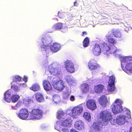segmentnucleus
Returning a JSON list of instances; mask_svg holds the SVG:
<instances>
[{"label": "nucleus", "instance_id": "nucleus-31", "mask_svg": "<svg viewBox=\"0 0 132 132\" xmlns=\"http://www.w3.org/2000/svg\"><path fill=\"white\" fill-rule=\"evenodd\" d=\"M53 101L55 103H58L61 100L60 96L57 95H55L53 96Z\"/></svg>", "mask_w": 132, "mask_h": 132}, {"label": "nucleus", "instance_id": "nucleus-20", "mask_svg": "<svg viewBox=\"0 0 132 132\" xmlns=\"http://www.w3.org/2000/svg\"><path fill=\"white\" fill-rule=\"evenodd\" d=\"M74 126L77 129L79 130H83L84 128V123L83 121L79 120L75 122Z\"/></svg>", "mask_w": 132, "mask_h": 132}, {"label": "nucleus", "instance_id": "nucleus-9", "mask_svg": "<svg viewBox=\"0 0 132 132\" xmlns=\"http://www.w3.org/2000/svg\"><path fill=\"white\" fill-rule=\"evenodd\" d=\"M43 112L40 110L34 109L30 112L29 117L31 120L39 119L42 117Z\"/></svg>", "mask_w": 132, "mask_h": 132}, {"label": "nucleus", "instance_id": "nucleus-6", "mask_svg": "<svg viewBox=\"0 0 132 132\" xmlns=\"http://www.w3.org/2000/svg\"><path fill=\"white\" fill-rule=\"evenodd\" d=\"M51 42V38L49 36L44 37L42 39L40 47L43 54H45L46 50L48 48V46L50 47Z\"/></svg>", "mask_w": 132, "mask_h": 132}, {"label": "nucleus", "instance_id": "nucleus-40", "mask_svg": "<svg viewBox=\"0 0 132 132\" xmlns=\"http://www.w3.org/2000/svg\"><path fill=\"white\" fill-rule=\"evenodd\" d=\"M110 121L112 125H115L116 123H117V119H116L115 120L113 119H112V117L110 119V120L109 121V122Z\"/></svg>", "mask_w": 132, "mask_h": 132}, {"label": "nucleus", "instance_id": "nucleus-7", "mask_svg": "<svg viewBox=\"0 0 132 132\" xmlns=\"http://www.w3.org/2000/svg\"><path fill=\"white\" fill-rule=\"evenodd\" d=\"M102 50L104 51V53H105V51L107 52L109 51L111 54L118 55L120 51V50H118L114 46L111 45L110 46V44H108L106 43H104L102 44Z\"/></svg>", "mask_w": 132, "mask_h": 132}, {"label": "nucleus", "instance_id": "nucleus-1", "mask_svg": "<svg viewBox=\"0 0 132 132\" xmlns=\"http://www.w3.org/2000/svg\"><path fill=\"white\" fill-rule=\"evenodd\" d=\"M121 60L122 69L125 68V71L129 75L132 73V57H124L121 58Z\"/></svg>", "mask_w": 132, "mask_h": 132}, {"label": "nucleus", "instance_id": "nucleus-53", "mask_svg": "<svg viewBox=\"0 0 132 132\" xmlns=\"http://www.w3.org/2000/svg\"><path fill=\"white\" fill-rule=\"evenodd\" d=\"M76 2H75V3H74V5H75V4H76Z\"/></svg>", "mask_w": 132, "mask_h": 132}, {"label": "nucleus", "instance_id": "nucleus-35", "mask_svg": "<svg viewBox=\"0 0 132 132\" xmlns=\"http://www.w3.org/2000/svg\"><path fill=\"white\" fill-rule=\"evenodd\" d=\"M67 89L68 91L65 92H64L63 93V98L65 100L68 99L69 96L70 94L69 88H67Z\"/></svg>", "mask_w": 132, "mask_h": 132}, {"label": "nucleus", "instance_id": "nucleus-29", "mask_svg": "<svg viewBox=\"0 0 132 132\" xmlns=\"http://www.w3.org/2000/svg\"><path fill=\"white\" fill-rule=\"evenodd\" d=\"M36 98L37 101L39 102H42L44 101V98L43 95L40 93H36Z\"/></svg>", "mask_w": 132, "mask_h": 132}, {"label": "nucleus", "instance_id": "nucleus-44", "mask_svg": "<svg viewBox=\"0 0 132 132\" xmlns=\"http://www.w3.org/2000/svg\"><path fill=\"white\" fill-rule=\"evenodd\" d=\"M70 100L71 101H73L75 100V97L73 95H71L70 98Z\"/></svg>", "mask_w": 132, "mask_h": 132}, {"label": "nucleus", "instance_id": "nucleus-19", "mask_svg": "<svg viewBox=\"0 0 132 132\" xmlns=\"http://www.w3.org/2000/svg\"><path fill=\"white\" fill-rule=\"evenodd\" d=\"M86 105L88 108L92 110H95L96 108L95 101L93 100H88L86 103Z\"/></svg>", "mask_w": 132, "mask_h": 132}, {"label": "nucleus", "instance_id": "nucleus-41", "mask_svg": "<svg viewBox=\"0 0 132 132\" xmlns=\"http://www.w3.org/2000/svg\"><path fill=\"white\" fill-rule=\"evenodd\" d=\"M20 103L18 102L15 105V106H12V107L13 109L14 110H17L18 108L20 106Z\"/></svg>", "mask_w": 132, "mask_h": 132}, {"label": "nucleus", "instance_id": "nucleus-54", "mask_svg": "<svg viewBox=\"0 0 132 132\" xmlns=\"http://www.w3.org/2000/svg\"><path fill=\"white\" fill-rule=\"evenodd\" d=\"M48 97H46V99H47Z\"/></svg>", "mask_w": 132, "mask_h": 132}, {"label": "nucleus", "instance_id": "nucleus-43", "mask_svg": "<svg viewBox=\"0 0 132 132\" xmlns=\"http://www.w3.org/2000/svg\"><path fill=\"white\" fill-rule=\"evenodd\" d=\"M94 80L93 78H90L88 79L87 81L89 82L90 83H93L94 82Z\"/></svg>", "mask_w": 132, "mask_h": 132}, {"label": "nucleus", "instance_id": "nucleus-48", "mask_svg": "<svg viewBox=\"0 0 132 132\" xmlns=\"http://www.w3.org/2000/svg\"><path fill=\"white\" fill-rule=\"evenodd\" d=\"M61 13L59 12L58 13V16L60 18H62V17L61 16H60V14H61Z\"/></svg>", "mask_w": 132, "mask_h": 132}, {"label": "nucleus", "instance_id": "nucleus-16", "mask_svg": "<svg viewBox=\"0 0 132 132\" xmlns=\"http://www.w3.org/2000/svg\"><path fill=\"white\" fill-rule=\"evenodd\" d=\"M102 51H103V52H104L103 50H101L100 44L98 43H96L92 49L93 53L95 55L98 56L101 54Z\"/></svg>", "mask_w": 132, "mask_h": 132}, {"label": "nucleus", "instance_id": "nucleus-38", "mask_svg": "<svg viewBox=\"0 0 132 132\" xmlns=\"http://www.w3.org/2000/svg\"><path fill=\"white\" fill-rule=\"evenodd\" d=\"M62 24L61 23H58L54 26V28L56 30H59L61 29L62 27Z\"/></svg>", "mask_w": 132, "mask_h": 132}, {"label": "nucleus", "instance_id": "nucleus-13", "mask_svg": "<svg viewBox=\"0 0 132 132\" xmlns=\"http://www.w3.org/2000/svg\"><path fill=\"white\" fill-rule=\"evenodd\" d=\"M115 78L114 75L109 77L108 82V86L107 87L108 90V92H111L114 90L115 88L114 86Z\"/></svg>", "mask_w": 132, "mask_h": 132}, {"label": "nucleus", "instance_id": "nucleus-25", "mask_svg": "<svg viewBox=\"0 0 132 132\" xmlns=\"http://www.w3.org/2000/svg\"><path fill=\"white\" fill-rule=\"evenodd\" d=\"M11 90H7L4 94V99L5 101L7 102H9L11 101Z\"/></svg>", "mask_w": 132, "mask_h": 132}, {"label": "nucleus", "instance_id": "nucleus-36", "mask_svg": "<svg viewBox=\"0 0 132 132\" xmlns=\"http://www.w3.org/2000/svg\"><path fill=\"white\" fill-rule=\"evenodd\" d=\"M19 97L18 95H14L11 97V99L13 102H15L18 101Z\"/></svg>", "mask_w": 132, "mask_h": 132}, {"label": "nucleus", "instance_id": "nucleus-55", "mask_svg": "<svg viewBox=\"0 0 132 132\" xmlns=\"http://www.w3.org/2000/svg\"><path fill=\"white\" fill-rule=\"evenodd\" d=\"M69 110H67V111H68Z\"/></svg>", "mask_w": 132, "mask_h": 132}, {"label": "nucleus", "instance_id": "nucleus-22", "mask_svg": "<svg viewBox=\"0 0 132 132\" xmlns=\"http://www.w3.org/2000/svg\"><path fill=\"white\" fill-rule=\"evenodd\" d=\"M68 84L70 85H72L73 84H75L76 81L75 79L72 76H68L65 77Z\"/></svg>", "mask_w": 132, "mask_h": 132}, {"label": "nucleus", "instance_id": "nucleus-47", "mask_svg": "<svg viewBox=\"0 0 132 132\" xmlns=\"http://www.w3.org/2000/svg\"><path fill=\"white\" fill-rule=\"evenodd\" d=\"M18 84V85H20V86H23V85H24V83L21 84V83H19Z\"/></svg>", "mask_w": 132, "mask_h": 132}, {"label": "nucleus", "instance_id": "nucleus-4", "mask_svg": "<svg viewBox=\"0 0 132 132\" xmlns=\"http://www.w3.org/2000/svg\"><path fill=\"white\" fill-rule=\"evenodd\" d=\"M50 81L52 83L54 87L58 90H62L64 87L63 81L60 78L51 77L50 78Z\"/></svg>", "mask_w": 132, "mask_h": 132}, {"label": "nucleus", "instance_id": "nucleus-15", "mask_svg": "<svg viewBox=\"0 0 132 132\" xmlns=\"http://www.w3.org/2000/svg\"><path fill=\"white\" fill-rule=\"evenodd\" d=\"M65 68L67 71L71 73L74 72L75 69L73 64L72 62L68 60L65 62Z\"/></svg>", "mask_w": 132, "mask_h": 132}, {"label": "nucleus", "instance_id": "nucleus-17", "mask_svg": "<svg viewBox=\"0 0 132 132\" xmlns=\"http://www.w3.org/2000/svg\"><path fill=\"white\" fill-rule=\"evenodd\" d=\"M88 67L90 70H93L99 68V66L97 63V62L93 60H90L88 64Z\"/></svg>", "mask_w": 132, "mask_h": 132}, {"label": "nucleus", "instance_id": "nucleus-11", "mask_svg": "<svg viewBox=\"0 0 132 132\" xmlns=\"http://www.w3.org/2000/svg\"><path fill=\"white\" fill-rule=\"evenodd\" d=\"M83 108L81 105H78L73 108L71 110L72 116L71 118H76L77 116L79 115L82 111Z\"/></svg>", "mask_w": 132, "mask_h": 132}, {"label": "nucleus", "instance_id": "nucleus-46", "mask_svg": "<svg viewBox=\"0 0 132 132\" xmlns=\"http://www.w3.org/2000/svg\"><path fill=\"white\" fill-rule=\"evenodd\" d=\"M70 132H78L77 131H76L75 129H71L70 130Z\"/></svg>", "mask_w": 132, "mask_h": 132}, {"label": "nucleus", "instance_id": "nucleus-27", "mask_svg": "<svg viewBox=\"0 0 132 132\" xmlns=\"http://www.w3.org/2000/svg\"><path fill=\"white\" fill-rule=\"evenodd\" d=\"M112 35L110 34V32H108L106 36V38L108 39V40L109 43L111 44H113L115 43V40L112 37Z\"/></svg>", "mask_w": 132, "mask_h": 132}, {"label": "nucleus", "instance_id": "nucleus-26", "mask_svg": "<svg viewBox=\"0 0 132 132\" xmlns=\"http://www.w3.org/2000/svg\"><path fill=\"white\" fill-rule=\"evenodd\" d=\"M81 88L82 92L86 93L88 92L89 88L88 85L86 83H83L81 85Z\"/></svg>", "mask_w": 132, "mask_h": 132}, {"label": "nucleus", "instance_id": "nucleus-52", "mask_svg": "<svg viewBox=\"0 0 132 132\" xmlns=\"http://www.w3.org/2000/svg\"><path fill=\"white\" fill-rule=\"evenodd\" d=\"M89 132H94L93 130H90L89 131Z\"/></svg>", "mask_w": 132, "mask_h": 132}, {"label": "nucleus", "instance_id": "nucleus-12", "mask_svg": "<svg viewBox=\"0 0 132 132\" xmlns=\"http://www.w3.org/2000/svg\"><path fill=\"white\" fill-rule=\"evenodd\" d=\"M57 118L58 119L64 120H67L68 121H70L71 119V114H66L63 111H59L57 112Z\"/></svg>", "mask_w": 132, "mask_h": 132}, {"label": "nucleus", "instance_id": "nucleus-51", "mask_svg": "<svg viewBox=\"0 0 132 132\" xmlns=\"http://www.w3.org/2000/svg\"><path fill=\"white\" fill-rule=\"evenodd\" d=\"M82 33L83 34V35H84V34H85L86 35V32H82Z\"/></svg>", "mask_w": 132, "mask_h": 132}, {"label": "nucleus", "instance_id": "nucleus-32", "mask_svg": "<svg viewBox=\"0 0 132 132\" xmlns=\"http://www.w3.org/2000/svg\"><path fill=\"white\" fill-rule=\"evenodd\" d=\"M21 77L19 76H16L13 78V81L11 83V84H16L17 83V81H21Z\"/></svg>", "mask_w": 132, "mask_h": 132}, {"label": "nucleus", "instance_id": "nucleus-14", "mask_svg": "<svg viewBox=\"0 0 132 132\" xmlns=\"http://www.w3.org/2000/svg\"><path fill=\"white\" fill-rule=\"evenodd\" d=\"M17 116L22 120L26 119L28 117L29 114L28 110L25 109H21L19 112L16 113Z\"/></svg>", "mask_w": 132, "mask_h": 132}, {"label": "nucleus", "instance_id": "nucleus-49", "mask_svg": "<svg viewBox=\"0 0 132 132\" xmlns=\"http://www.w3.org/2000/svg\"><path fill=\"white\" fill-rule=\"evenodd\" d=\"M25 100L26 101H24V103H25V102H27V101H26V100ZM27 101H28V103H27V104H28L29 103V100H27Z\"/></svg>", "mask_w": 132, "mask_h": 132}, {"label": "nucleus", "instance_id": "nucleus-8", "mask_svg": "<svg viewBox=\"0 0 132 132\" xmlns=\"http://www.w3.org/2000/svg\"><path fill=\"white\" fill-rule=\"evenodd\" d=\"M122 101L119 99H117L115 101L113 105H112V111L114 114H117L122 111Z\"/></svg>", "mask_w": 132, "mask_h": 132}, {"label": "nucleus", "instance_id": "nucleus-45", "mask_svg": "<svg viewBox=\"0 0 132 132\" xmlns=\"http://www.w3.org/2000/svg\"><path fill=\"white\" fill-rule=\"evenodd\" d=\"M24 77V78L23 79V80L26 82H27V77L25 76Z\"/></svg>", "mask_w": 132, "mask_h": 132}, {"label": "nucleus", "instance_id": "nucleus-34", "mask_svg": "<svg viewBox=\"0 0 132 132\" xmlns=\"http://www.w3.org/2000/svg\"><path fill=\"white\" fill-rule=\"evenodd\" d=\"M83 117L89 122L90 121L91 116L89 113L87 112H84L83 115Z\"/></svg>", "mask_w": 132, "mask_h": 132}, {"label": "nucleus", "instance_id": "nucleus-3", "mask_svg": "<svg viewBox=\"0 0 132 132\" xmlns=\"http://www.w3.org/2000/svg\"><path fill=\"white\" fill-rule=\"evenodd\" d=\"M71 125L70 121H68L67 120H60L57 121L55 126V129L60 132H68L69 131L64 127H69Z\"/></svg>", "mask_w": 132, "mask_h": 132}, {"label": "nucleus", "instance_id": "nucleus-10", "mask_svg": "<svg viewBox=\"0 0 132 132\" xmlns=\"http://www.w3.org/2000/svg\"><path fill=\"white\" fill-rule=\"evenodd\" d=\"M61 47L60 44L56 43H54L52 45H50V47L48 46V48L46 50L45 54L47 55V54L50 53L51 51L53 52H56L60 49Z\"/></svg>", "mask_w": 132, "mask_h": 132}, {"label": "nucleus", "instance_id": "nucleus-28", "mask_svg": "<svg viewBox=\"0 0 132 132\" xmlns=\"http://www.w3.org/2000/svg\"><path fill=\"white\" fill-rule=\"evenodd\" d=\"M112 35L116 37L121 38V34L118 30L115 31H112L109 32Z\"/></svg>", "mask_w": 132, "mask_h": 132}, {"label": "nucleus", "instance_id": "nucleus-37", "mask_svg": "<svg viewBox=\"0 0 132 132\" xmlns=\"http://www.w3.org/2000/svg\"><path fill=\"white\" fill-rule=\"evenodd\" d=\"M89 40L88 38H86L83 42V45L84 47L88 46L89 44Z\"/></svg>", "mask_w": 132, "mask_h": 132}, {"label": "nucleus", "instance_id": "nucleus-33", "mask_svg": "<svg viewBox=\"0 0 132 132\" xmlns=\"http://www.w3.org/2000/svg\"><path fill=\"white\" fill-rule=\"evenodd\" d=\"M40 86L38 84H35L33 85L30 88V89L34 91H37L40 89Z\"/></svg>", "mask_w": 132, "mask_h": 132}, {"label": "nucleus", "instance_id": "nucleus-57", "mask_svg": "<svg viewBox=\"0 0 132 132\" xmlns=\"http://www.w3.org/2000/svg\"><path fill=\"white\" fill-rule=\"evenodd\" d=\"M57 67H57L56 68H57Z\"/></svg>", "mask_w": 132, "mask_h": 132}, {"label": "nucleus", "instance_id": "nucleus-39", "mask_svg": "<svg viewBox=\"0 0 132 132\" xmlns=\"http://www.w3.org/2000/svg\"><path fill=\"white\" fill-rule=\"evenodd\" d=\"M11 88L15 92H18L19 90L18 87L15 84H12Z\"/></svg>", "mask_w": 132, "mask_h": 132}, {"label": "nucleus", "instance_id": "nucleus-21", "mask_svg": "<svg viewBox=\"0 0 132 132\" xmlns=\"http://www.w3.org/2000/svg\"><path fill=\"white\" fill-rule=\"evenodd\" d=\"M104 125L98 121V122H94L92 125V127L96 132H100L102 126Z\"/></svg>", "mask_w": 132, "mask_h": 132}, {"label": "nucleus", "instance_id": "nucleus-23", "mask_svg": "<svg viewBox=\"0 0 132 132\" xmlns=\"http://www.w3.org/2000/svg\"><path fill=\"white\" fill-rule=\"evenodd\" d=\"M43 85L44 89L46 90H50L52 89L51 85L48 81H44L43 82Z\"/></svg>", "mask_w": 132, "mask_h": 132}, {"label": "nucleus", "instance_id": "nucleus-30", "mask_svg": "<svg viewBox=\"0 0 132 132\" xmlns=\"http://www.w3.org/2000/svg\"><path fill=\"white\" fill-rule=\"evenodd\" d=\"M104 86L101 85H99L95 87V92L97 93H101L104 89Z\"/></svg>", "mask_w": 132, "mask_h": 132}, {"label": "nucleus", "instance_id": "nucleus-5", "mask_svg": "<svg viewBox=\"0 0 132 132\" xmlns=\"http://www.w3.org/2000/svg\"><path fill=\"white\" fill-rule=\"evenodd\" d=\"M55 64V63H54L51 65L49 66L48 70L46 71L45 73L48 75L49 74L48 73L49 72L54 76H55V77L54 78H60L62 76V72L58 69H57L56 68L54 67Z\"/></svg>", "mask_w": 132, "mask_h": 132}, {"label": "nucleus", "instance_id": "nucleus-50", "mask_svg": "<svg viewBox=\"0 0 132 132\" xmlns=\"http://www.w3.org/2000/svg\"><path fill=\"white\" fill-rule=\"evenodd\" d=\"M129 132H132V127L130 128Z\"/></svg>", "mask_w": 132, "mask_h": 132}, {"label": "nucleus", "instance_id": "nucleus-24", "mask_svg": "<svg viewBox=\"0 0 132 132\" xmlns=\"http://www.w3.org/2000/svg\"><path fill=\"white\" fill-rule=\"evenodd\" d=\"M99 103L103 106H105L108 102L107 99L105 96H102L100 98Z\"/></svg>", "mask_w": 132, "mask_h": 132}, {"label": "nucleus", "instance_id": "nucleus-18", "mask_svg": "<svg viewBox=\"0 0 132 132\" xmlns=\"http://www.w3.org/2000/svg\"><path fill=\"white\" fill-rule=\"evenodd\" d=\"M126 118L125 116L121 115L116 118L117 123L119 125H123L127 121Z\"/></svg>", "mask_w": 132, "mask_h": 132}, {"label": "nucleus", "instance_id": "nucleus-42", "mask_svg": "<svg viewBox=\"0 0 132 132\" xmlns=\"http://www.w3.org/2000/svg\"><path fill=\"white\" fill-rule=\"evenodd\" d=\"M126 110V112H127L128 113V116H127V118L129 119L131 118L130 115V111L129 110H128L127 109Z\"/></svg>", "mask_w": 132, "mask_h": 132}, {"label": "nucleus", "instance_id": "nucleus-2", "mask_svg": "<svg viewBox=\"0 0 132 132\" xmlns=\"http://www.w3.org/2000/svg\"><path fill=\"white\" fill-rule=\"evenodd\" d=\"M111 113L108 110H105L101 112L98 119V121L103 125H107L111 118Z\"/></svg>", "mask_w": 132, "mask_h": 132}, {"label": "nucleus", "instance_id": "nucleus-56", "mask_svg": "<svg viewBox=\"0 0 132 132\" xmlns=\"http://www.w3.org/2000/svg\"><path fill=\"white\" fill-rule=\"evenodd\" d=\"M93 27H94V25H93Z\"/></svg>", "mask_w": 132, "mask_h": 132}]
</instances>
